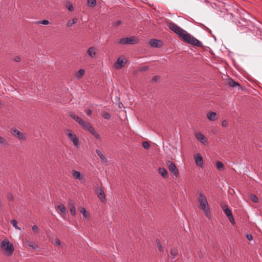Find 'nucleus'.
<instances>
[{"label":"nucleus","instance_id":"f257e3e1","mask_svg":"<svg viewBox=\"0 0 262 262\" xmlns=\"http://www.w3.org/2000/svg\"><path fill=\"white\" fill-rule=\"evenodd\" d=\"M166 25L168 28L174 33L181 37L185 42L196 47H201L202 42L188 33L187 31L179 27L170 20H166Z\"/></svg>","mask_w":262,"mask_h":262},{"label":"nucleus","instance_id":"f03ea898","mask_svg":"<svg viewBox=\"0 0 262 262\" xmlns=\"http://www.w3.org/2000/svg\"><path fill=\"white\" fill-rule=\"evenodd\" d=\"M70 115L71 118L79 124L82 128L89 131L97 139H100L99 134L89 122L84 121L81 118L73 113H71Z\"/></svg>","mask_w":262,"mask_h":262},{"label":"nucleus","instance_id":"7ed1b4c3","mask_svg":"<svg viewBox=\"0 0 262 262\" xmlns=\"http://www.w3.org/2000/svg\"><path fill=\"white\" fill-rule=\"evenodd\" d=\"M199 208L202 209L205 215L209 219H211V213L207 199L204 194L200 193L198 198Z\"/></svg>","mask_w":262,"mask_h":262},{"label":"nucleus","instance_id":"20e7f679","mask_svg":"<svg viewBox=\"0 0 262 262\" xmlns=\"http://www.w3.org/2000/svg\"><path fill=\"white\" fill-rule=\"evenodd\" d=\"M1 247L4 253L7 256H11L14 252V247L8 238H5L1 242Z\"/></svg>","mask_w":262,"mask_h":262},{"label":"nucleus","instance_id":"39448f33","mask_svg":"<svg viewBox=\"0 0 262 262\" xmlns=\"http://www.w3.org/2000/svg\"><path fill=\"white\" fill-rule=\"evenodd\" d=\"M65 133L68 136L69 139L72 142L74 146L78 148L80 145V140L77 135L70 129H67L65 131Z\"/></svg>","mask_w":262,"mask_h":262},{"label":"nucleus","instance_id":"423d86ee","mask_svg":"<svg viewBox=\"0 0 262 262\" xmlns=\"http://www.w3.org/2000/svg\"><path fill=\"white\" fill-rule=\"evenodd\" d=\"M138 41V39L137 38L134 36L129 37H125L120 39L118 41V42L120 44L126 45V44H130L133 45L137 43Z\"/></svg>","mask_w":262,"mask_h":262},{"label":"nucleus","instance_id":"0eeeda50","mask_svg":"<svg viewBox=\"0 0 262 262\" xmlns=\"http://www.w3.org/2000/svg\"><path fill=\"white\" fill-rule=\"evenodd\" d=\"M12 135L15 137H17L20 140L25 141L27 139V136L25 133L20 132L17 129L13 128L11 129Z\"/></svg>","mask_w":262,"mask_h":262},{"label":"nucleus","instance_id":"6e6552de","mask_svg":"<svg viewBox=\"0 0 262 262\" xmlns=\"http://www.w3.org/2000/svg\"><path fill=\"white\" fill-rule=\"evenodd\" d=\"M23 246L25 247H31L34 249H37L38 248V245L35 242L32 240H31L29 238H25L23 239Z\"/></svg>","mask_w":262,"mask_h":262},{"label":"nucleus","instance_id":"1a4fd4ad","mask_svg":"<svg viewBox=\"0 0 262 262\" xmlns=\"http://www.w3.org/2000/svg\"><path fill=\"white\" fill-rule=\"evenodd\" d=\"M127 60L124 58L119 57L114 63V67L116 69H121L126 63Z\"/></svg>","mask_w":262,"mask_h":262},{"label":"nucleus","instance_id":"9d476101","mask_svg":"<svg viewBox=\"0 0 262 262\" xmlns=\"http://www.w3.org/2000/svg\"><path fill=\"white\" fill-rule=\"evenodd\" d=\"M195 136L196 139L198 141L201 142L203 144L205 145L207 143V138L201 133H200V132L196 133L195 134Z\"/></svg>","mask_w":262,"mask_h":262},{"label":"nucleus","instance_id":"9b49d317","mask_svg":"<svg viewBox=\"0 0 262 262\" xmlns=\"http://www.w3.org/2000/svg\"><path fill=\"white\" fill-rule=\"evenodd\" d=\"M149 44L153 48H159L162 46V42L158 39H152L149 41Z\"/></svg>","mask_w":262,"mask_h":262},{"label":"nucleus","instance_id":"f8f14e48","mask_svg":"<svg viewBox=\"0 0 262 262\" xmlns=\"http://www.w3.org/2000/svg\"><path fill=\"white\" fill-rule=\"evenodd\" d=\"M194 159L196 164L200 167L203 166V160L201 155L199 154H195L194 156Z\"/></svg>","mask_w":262,"mask_h":262},{"label":"nucleus","instance_id":"ddd939ff","mask_svg":"<svg viewBox=\"0 0 262 262\" xmlns=\"http://www.w3.org/2000/svg\"><path fill=\"white\" fill-rule=\"evenodd\" d=\"M72 174L74 178L79 181L85 180V177L83 174H81L79 171L74 170L72 171Z\"/></svg>","mask_w":262,"mask_h":262},{"label":"nucleus","instance_id":"4468645a","mask_svg":"<svg viewBox=\"0 0 262 262\" xmlns=\"http://www.w3.org/2000/svg\"><path fill=\"white\" fill-rule=\"evenodd\" d=\"M87 53L91 58H94L97 55V49L95 47H90L87 50Z\"/></svg>","mask_w":262,"mask_h":262},{"label":"nucleus","instance_id":"2eb2a0df","mask_svg":"<svg viewBox=\"0 0 262 262\" xmlns=\"http://www.w3.org/2000/svg\"><path fill=\"white\" fill-rule=\"evenodd\" d=\"M96 152L98 156L100 158L101 160V162L103 163L106 164L108 162L107 158L105 157L104 155L99 150L97 149L96 150Z\"/></svg>","mask_w":262,"mask_h":262},{"label":"nucleus","instance_id":"dca6fc26","mask_svg":"<svg viewBox=\"0 0 262 262\" xmlns=\"http://www.w3.org/2000/svg\"><path fill=\"white\" fill-rule=\"evenodd\" d=\"M97 194L99 198L103 202L105 200V196L103 190L101 188H99L97 189Z\"/></svg>","mask_w":262,"mask_h":262},{"label":"nucleus","instance_id":"f3484780","mask_svg":"<svg viewBox=\"0 0 262 262\" xmlns=\"http://www.w3.org/2000/svg\"><path fill=\"white\" fill-rule=\"evenodd\" d=\"M207 118L210 121H215L216 120V113L213 112H210L207 114Z\"/></svg>","mask_w":262,"mask_h":262},{"label":"nucleus","instance_id":"a211bd4d","mask_svg":"<svg viewBox=\"0 0 262 262\" xmlns=\"http://www.w3.org/2000/svg\"><path fill=\"white\" fill-rule=\"evenodd\" d=\"M222 207L223 209L224 213L226 214L227 216H230L232 214L231 210L228 208V207L226 205H222Z\"/></svg>","mask_w":262,"mask_h":262},{"label":"nucleus","instance_id":"6ab92c4d","mask_svg":"<svg viewBox=\"0 0 262 262\" xmlns=\"http://www.w3.org/2000/svg\"><path fill=\"white\" fill-rule=\"evenodd\" d=\"M80 213L82 214L83 217H85L86 219H89L90 218V214L88 211L84 208L82 207L80 210Z\"/></svg>","mask_w":262,"mask_h":262},{"label":"nucleus","instance_id":"aec40b11","mask_svg":"<svg viewBox=\"0 0 262 262\" xmlns=\"http://www.w3.org/2000/svg\"><path fill=\"white\" fill-rule=\"evenodd\" d=\"M84 70L82 69H80L76 74H75V78L77 79H81L84 74Z\"/></svg>","mask_w":262,"mask_h":262},{"label":"nucleus","instance_id":"412c9836","mask_svg":"<svg viewBox=\"0 0 262 262\" xmlns=\"http://www.w3.org/2000/svg\"><path fill=\"white\" fill-rule=\"evenodd\" d=\"M159 173L164 178H167V170L164 168H159Z\"/></svg>","mask_w":262,"mask_h":262},{"label":"nucleus","instance_id":"4be33fe9","mask_svg":"<svg viewBox=\"0 0 262 262\" xmlns=\"http://www.w3.org/2000/svg\"><path fill=\"white\" fill-rule=\"evenodd\" d=\"M166 165L168 166L170 171L174 170V169L176 168V167H177L175 164L170 161H167L166 162Z\"/></svg>","mask_w":262,"mask_h":262},{"label":"nucleus","instance_id":"5701e85b","mask_svg":"<svg viewBox=\"0 0 262 262\" xmlns=\"http://www.w3.org/2000/svg\"><path fill=\"white\" fill-rule=\"evenodd\" d=\"M58 209L61 212V213L62 216H64L66 215L67 211L65 206L63 204H60L58 206Z\"/></svg>","mask_w":262,"mask_h":262},{"label":"nucleus","instance_id":"b1692460","mask_svg":"<svg viewBox=\"0 0 262 262\" xmlns=\"http://www.w3.org/2000/svg\"><path fill=\"white\" fill-rule=\"evenodd\" d=\"M69 206L70 208V211H71V214L73 215H75L76 211V208H75L74 203H69Z\"/></svg>","mask_w":262,"mask_h":262},{"label":"nucleus","instance_id":"393cba45","mask_svg":"<svg viewBox=\"0 0 262 262\" xmlns=\"http://www.w3.org/2000/svg\"><path fill=\"white\" fill-rule=\"evenodd\" d=\"M229 85L230 86H232L233 88L236 87L237 86H240L238 83H237L236 81H234L233 80H232L231 79H229Z\"/></svg>","mask_w":262,"mask_h":262},{"label":"nucleus","instance_id":"a878e982","mask_svg":"<svg viewBox=\"0 0 262 262\" xmlns=\"http://www.w3.org/2000/svg\"><path fill=\"white\" fill-rule=\"evenodd\" d=\"M77 18H74L73 19H70L68 20L67 25L68 27H70L73 25L76 24L77 23Z\"/></svg>","mask_w":262,"mask_h":262},{"label":"nucleus","instance_id":"bb28decb","mask_svg":"<svg viewBox=\"0 0 262 262\" xmlns=\"http://www.w3.org/2000/svg\"><path fill=\"white\" fill-rule=\"evenodd\" d=\"M11 223L15 229L19 231L21 230V228L17 226V222L15 220H12Z\"/></svg>","mask_w":262,"mask_h":262},{"label":"nucleus","instance_id":"cd10ccee","mask_svg":"<svg viewBox=\"0 0 262 262\" xmlns=\"http://www.w3.org/2000/svg\"><path fill=\"white\" fill-rule=\"evenodd\" d=\"M0 144L3 146H6L8 143L5 138L0 136Z\"/></svg>","mask_w":262,"mask_h":262},{"label":"nucleus","instance_id":"c85d7f7f","mask_svg":"<svg viewBox=\"0 0 262 262\" xmlns=\"http://www.w3.org/2000/svg\"><path fill=\"white\" fill-rule=\"evenodd\" d=\"M216 166H217V168L219 170H221L224 169V164L220 161H217L216 162Z\"/></svg>","mask_w":262,"mask_h":262},{"label":"nucleus","instance_id":"c756f323","mask_svg":"<svg viewBox=\"0 0 262 262\" xmlns=\"http://www.w3.org/2000/svg\"><path fill=\"white\" fill-rule=\"evenodd\" d=\"M88 5L90 7H94L96 5V0H88Z\"/></svg>","mask_w":262,"mask_h":262},{"label":"nucleus","instance_id":"7c9ffc66","mask_svg":"<svg viewBox=\"0 0 262 262\" xmlns=\"http://www.w3.org/2000/svg\"><path fill=\"white\" fill-rule=\"evenodd\" d=\"M250 199L254 203H257L258 201V198L255 194H251Z\"/></svg>","mask_w":262,"mask_h":262},{"label":"nucleus","instance_id":"2f4dec72","mask_svg":"<svg viewBox=\"0 0 262 262\" xmlns=\"http://www.w3.org/2000/svg\"><path fill=\"white\" fill-rule=\"evenodd\" d=\"M170 171L172 172L173 174L176 177H178L179 176V172L177 167H176L174 170H172Z\"/></svg>","mask_w":262,"mask_h":262},{"label":"nucleus","instance_id":"473e14b6","mask_svg":"<svg viewBox=\"0 0 262 262\" xmlns=\"http://www.w3.org/2000/svg\"><path fill=\"white\" fill-rule=\"evenodd\" d=\"M37 24H42L44 25H47L49 24V21L48 20L45 19L41 21H38L36 23Z\"/></svg>","mask_w":262,"mask_h":262},{"label":"nucleus","instance_id":"72a5a7b5","mask_svg":"<svg viewBox=\"0 0 262 262\" xmlns=\"http://www.w3.org/2000/svg\"><path fill=\"white\" fill-rule=\"evenodd\" d=\"M142 146L145 149H148L150 147L149 144L146 141L142 143Z\"/></svg>","mask_w":262,"mask_h":262},{"label":"nucleus","instance_id":"f704fd0d","mask_svg":"<svg viewBox=\"0 0 262 262\" xmlns=\"http://www.w3.org/2000/svg\"><path fill=\"white\" fill-rule=\"evenodd\" d=\"M171 255L172 256V258H174L177 254V252L176 250L172 249L170 252Z\"/></svg>","mask_w":262,"mask_h":262},{"label":"nucleus","instance_id":"c9c22d12","mask_svg":"<svg viewBox=\"0 0 262 262\" xmlns=\"http://www.w3.org/2000/svg\"><path fill=\"white\" fill-rule=\"evenodd\" d=\"M54 244L57 246H60L61 245V242L59 238L56 236L55 237Z\"/></svg>","mask_w":262,"mask_h":262},{"label":"nucleus","instance_id":"e433bc0d","mask_svg":"<svg viewBox=\"0 0 262 262\" xmlns=\"http://www.w3.org/2000/svg\"><path fill=\"white\" fill-rule=\"evenodd\" d=\"M229 220L230 221V222L232 224H235V221L234 219V217L232 215V214L230 215V216H228Z\"/></svg>","mask_w":262,"mask_h":262},{"label":"nucleus","instance_id":"4c0bfd02","mask_svg":"<svg viewBox=\"0 0 262 262\" xmlns=\"http://www.w3.org/2000/svg\"><path fill=\"white\" fill-rule=\"evenodd\" d=\"M102 116L104 118L107 119H110L111 117L110 115L108 113H103Z\"/></svg>","mask_w":262,"mask_h":262},{"label":"nucleus","instance_id":"58836bf2","mask_svg":"<svg viewBox=\"0 0 262 262\" xmlns=\"http://www.w3.org/2000/svg\"><path fill=\"white\" fill-rule=\"evenodd\" d=\"M32 230L35 233H38V227L36 225H33L32 226Z\"/></svg>","mask_w":262,"mask_h":262},{"label":"nucleus","instance_id":"ea45409f","mask_svg":"<svg viewBox=\"0 0 262 262\" xmlns=\"http://www.w3.org/2000/svg\"><path fill=\"white\" fill-rule=\"evenodd\" d=\"M121 24V21L120 20H117L114 23L113 26L114 27H117Z\"/></svg>","mask_w":262,"mask_h":262},{"label":"nucleus","instance_id":"a19ab883","mask_svg":"<svg viewBox=\"0 0 262 262\" xmlns=\"http://www.w3.org/2000/svg\"><path fill=\"white\" fill-rule=\"evenodd\" d=\"M222 125L223 127H227L228 125V122L227 120H224L222 122Z\"/></svg>","mask_w":262,"mask_h":262},{"label":"nucleus","instance_id":"79ce46f5","mask_svg":"<svg viewBox=\"0 0 262 262\" xmlns=\"http://www.w3.org/2000/svg\"><path fill=\"white\" fill-rule=\"evenodd\" d=\"M14 60L15 62H19L21 60V58L19 56H17L14 58Z\"/></svg>","mask_w":262,"mask_h":262},{"label":"nucleus","instance_id":"37998d69","mask_svg":"<svg viewBox=\"0 0 262 262\" xmlns=\"http://www.w3.org/2000/svg\"><path fill=\"white\" fill-rule=\"evenodd\" d=\"M67 8L69 10H70V11H73V9H74V8H73V7L72 5H71V4L68 5L67 6Z\"/></svg>","mask_w":262,"mask_h":262},{"label":"nucleus","instance_id":"c03bdc74","mask_svg":"<svg viewBox=\"0 0 262 262\" xmlns=\"http://www.w3.org/2000/svg\"><path fill=\"white\" fill-rule=\"evenodd\" d=\"M246 237L249 241H252L253 239V237L251 234H247Z\"/></svg>","mask_w":262,"mask_h":262},{"label":"nucleus","instance_id":"a18cd8bd","mask_svg":"<svg viewBox=\"0 0 262 262\" xmlns=\"http://www.w3.org/2000/svg\"><path fill=\"white\" fill-rule=\"evenodd\" d=\"M85 113L88 116H90L92 114V111L91 110H85Z\"/></svg>","mask_w":262,"mask_h":262},{"label":"nucleus","instance_id":"49530a36","mask_svg":"<svg viewBox=\"0 0 262 262\" xmlns=\"http://www.w3.org/2000/svg\"><path fill=\"white\" fill-rule=\"evenodd\" d=\"M148 69V67H147V66H143L141 68V71H146L147 70V69Z\"/></svg>","mask_w":262,"mask_h":262},{"label":"nucleus","instance_id":"de8ad7c7","mask_svg":"<svg viewBox=\"0 0 262 262\" xmlns=\"http://www.w3.org/2000/svg\"><path fill=\"white\" fill-rule=\"evenodd\" d=\"M8 198L10 200H13L14 198L12 194H9L8 195Z\"/></svg>","mask_w":262,"mask_h":262},{"label":"nucleus","instance_id":"09e8293b","mask_svg":"<svg viewBox=\"0 0 262 262\" xmlns=\"http://www.w3.org/2000/svg\"><path fill=\"white\" fill-rule=\"evenodd\" d=\"M158 248H159V249L160 251H162L163 249H162V247L161 246V245L160 244H158Z\"/></svg>","mask_w":262,"mask_h":262},{"label":"nucleus","instance_id":"8fccbe9b","mask_svg":"<svg viewBox=\"0 0 262 262\" xmlns=\"http://www.w3.org/2000/svg\"><path fill=\"white\" fill-rule=\"evenodd\" d=\"M156 79H157V77H154L153 78V80H156Z\"/></svg>","mask_w":262,"mask_h":262}]
</instances>
